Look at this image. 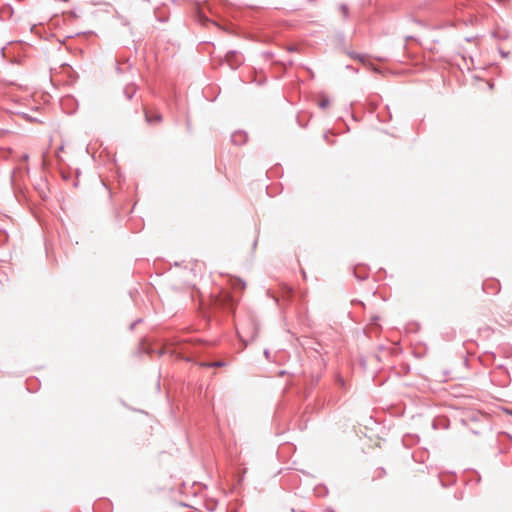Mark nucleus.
Here are the masks:
<instances>
[{
	"mask_svg": "<svg viewBox=\"0 0 512 512\" xmlns=\"http://www.w3.org/2000/svg\"><path fill=\"white\" fill-rule=\"evenodd\" d=\"M234 56V54L227 55V60L230 62Z\"/></svg>",
	"mask_w": 512,
	"mask_h": 512,
	"instance_id": "20e7f679",
	"label": "nucleus"
},
{
	"mask_svg": "<svg viewBox=\"0 0 512 512\" xmlns=\"http://www.w3.org/2000/svg\"><path fill=\"white\" fill-rule=\"evenodd\" d=\"M330 105V100L328 97L326 96H320V99H319V106L323 109L329 107Z\"/></svg>",
	"mask_w": 512,
	"mask_h": 512,
	"instance_id": "f03ea898",
	"label": "nucleus"
},
{
	"mask_svg": "<svg viewBox=\"0 0 512 512\" xmlns=\"http://www.w3.org/2000/svg\"><path fill=\"white\" fill-rule=\"evenodd\" d=\"M214 304L225 309H233L235 301L228 292L222 291L214 297Z\"/></svg>",
	"mask_w": 512,
	"mask_h": 512,
	"instance_id": "f257e3e1",
	"label": "nucleus"
},
{
	"mask_svg": "<svg viewBox=\"0 0 512 512\" xmlns=\"http://www.w3.org/2000/svg\"><path fill=\"white\" fill-rule=\"evenodd\" d=\"M225 365H226V363L223 361H215V362H211V363H202L201 364V366H203V367H223Z\"/></svg>",
	"mask_w": 512,
	"mask_h": 512,
	"instance_id": "7ed1b4c3",
	"label": "nucleus"
}]
</instances>
